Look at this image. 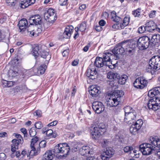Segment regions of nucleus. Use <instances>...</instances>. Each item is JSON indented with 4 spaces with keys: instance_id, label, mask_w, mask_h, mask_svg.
I'll return each instance as SVG.
<instances>
[{
    "instance_id": "nucleus-1",
    "label": "nucleus",
    "mask_w": 160,
    "mask_h": 160,
    "mask_svg": "<svg viewBox=\"0 0 160 160\" xmlns=\"http://www.w3.org/2000/svg\"><path fill=\"white\" fill-rule=\"evenodd\" d=\"M157 147L160 148V139L157 137H151L148 143L140 145L139 148L143 155H147L155 152L157 150Z\"/></svg>"
},
{
    "instance_id": "nucleus-2",
    "label": "nucleus",
    "mask_w": 160,
    "mask_h": 160,
    "mask_svg": "<svg viewBox=\"0 0 160 160\" xmlns=\"http://www.w3.org/2000/svg\"><path fill=\"white\" fill-rule=\"evenodd\" d=\"M46 47L44 45H39L36 46L32 51V53L35 58L40 56L45 60L43 61L46 63L50 60V57L48 52L46 51Z\"/></svg>"
},
{
    "instance_id": "nucleus-3",
    "label": "nucleus",
    "mask_w": 160,
    "mask_h": 160,
    "mask_svg": "<svg viewBox=\"0 0 160 160\" xmlns=\"http://www.w3.org/2000/svg\"><path fill=\"white\" fill-rule=\"evenodd\" d=\"M123 95L124 92L122 90L114 92L109 98L107 99V105L110 107L117 106L121 102Z\"/></svg>"
},
{
    "instance_id": "nucleus-4",
    "label": "nucleus",
    "mask_w": 160,
    "mask_h": 160,
    "mask_svg": "<svg viewBox=\"0 0 160 160\" xmlns=\"http://www.w3.org/2000/svg\"><path fill=\"white\" fill-rule=\"evenodd\" d=\"M124 109L125 122L129 124H134L136 122L137 115L135 111L129 106L125 107Z\"/></svg>"
},
{
    "instance_id": "nucleus-5",
    "label": "nucleus",
    "mask_w": 160,
    "mask_h": 160,
    "mask_svg": "<svg viewBox=\"0 0 160 160\" xmlns=\"http://www.w3.org/2000/svg\"><path fill=\"white\" fill-rule=\"evenodd\" d=\"M160 69V57L158 56H154L149 60L148 65L146 68L147 72L153 74L156 70Z\"/></svg>"
},
{
    "instance_id": "nucleus-6",
    "label": "nucleus",
    "mask_w": 160,
    "mask_h": 160,
    "mask_svg": "<svg viewBox=\"0 0 160 160\" xmlns=\"http://www.w3.org/2000/svg\"><path fill=\"white\" fill-rule=\"evenodd\" d=\"M70 149V148L67 144L60 143L56 145L53 150L55 154L60 153L62 155L60 156L66 157L68 155Z\"/></svg>"
},
{
    "instance_id": "nucleus-7",
    "label": "nucleus",
    "mask_w": 160,
    "mask_h": 160,
    "mask_svg": "<svg viewBox=\"0 0 160 160\" xmlns=\"http://www.w3.org/2000/svg\"><path fill=\"white\" fill-rule=\"evenodd\" d=\"M106 131L105 125L102 123L99 124L98 126H95L91 130V133L92 138L97 139Z\"/></svg>"
},
{
    "instance_id": "nucleus-8",
    "label": "nucleus",
    "mask_w": 160,
    "mask_h": 160,
    "mask_svg": "<svg viewBox=\"0 0 160 160\" xmlns=\"http://www.w3.org/2000/svg\"><path fill=\"white\" fill-rule=\"evenodd\" d=\"M128 45L127 42H122L121 43L117 44L112 50V52L116 58H119V55H122L125 51V48Z\"/></svg>"
},
{
    "instance_id": "nucleus-9",
    "label": "nucleus",
    "mask_w": 160,
    "mask_h": 160,
    "mask_svg": "<svg viewBox=\"0 0 160 160\" xmlns=\"http://www.w3.org/2000/svg\"><path fill=\"white\" fill-rule=\"evenodd\" d=\"M138 48L141 50L147 49L151 45L150 38L148 36H144L139 38L137 43Z\"/></svg>"
},
{
    "instance_id": "nucleus-10",
    "label": "nucleus",
    "mask_w": 160,
    "mask_h": 160,
    "mask_svg": "<svg viewBox=\"0 0 160 160\" xmlns=\"http://www.w3.org/2000/svg\"><path fill=\"white\" fill-rule=\"evenodd\" d=\"M44 17L47 21L51 23H53L57 18L55 11L52 8L49 9L44 12Z\"/></svg>"
},
{
    "instance_id": "nucleus-11",
    "label": "nucleus",
    "mask_w": 160,
    "mask_h": 160,
    "mask_svg": "<svg viewBox=\"0 0 160 160\" xmlns=\"http://www.w3.org/2000/svg\"><path fill=\"white\" fill-rule=\"evenodd\" d=\"M155 98L154 101V98L149 100L148 103V108L154 111L158 110L160 107V99L158 97H155Z\"/></svg>"
},
{
    "instance_id": "nucleus-12",
    "label": "nucleus",
    "mask_w": 160,
    "mask_h": 160,
    "mask_svg": "<svg viewBox=\"0 0 160 160\" xmlns=\"http://www.w3.org/2000/svg\"><path fill=\"white\" fill-rule=\"evenodd\" d=\"M93 109L98 114H99L104 110V107L101 102H95L92 104Z\"/></svg>"
},
{
    "instance_id": "nucleus-13",
    "label": "nucleus",
    "mask_w": 160,
    "mask_h": 160,
    "mask_svg": "<svg viewBox=\"0 0 160 160\" xmlns=\"http://www.w3.org/2000/svg\"><path fill=\"white\" fill-rule=\"evenodd\" d=\"M39 142L38 138L37 137L33 138L31 140L30 147L32 150L30 151V153L32 155H34V152L36 151L37 148H38Z\"/></svg>"
},
{
    "instance_id": "nucleus-14",
    "label": "nucleus",
    "mask_w": 160,
    "mask_h": 160,
    "mask_svg": "<svg viewBox=\"0 0 160 160\" xmlns=\"http://www.w3.org/2000/svg\"><path fill=\"white\" fill-rule=\"evenodd\" d=\"M90 65L89 68L87 70L86 72V76L92 79H94L98 77V73L96 69L92 68Z\"/></svg>"
},
{
    "instance_id": "nucleus-15",
    "label": "nucleus",
    "mask_w": 160,
    "mask_h": 160,
    "mask_svg": "<svg viewBox=\"0 0 160 160\" xmlns=\"http://www.w3.org/2000/svg\"><path fill=\"white\" fill-rule=\"evenodd\" d=\"M29 22L32 25H40L42 23V19L38 15H35L30 18Z\"/></svg>"
},
{
    "instance_id": "nucleus-16",
    "label": "nucleus",
    "mask_w": 160,
    "mask_h": 160,
    "mask_svg": "<svg viewBox=\"0 0 160 160\" xmlns=\"http://www.w3.org/2000/svg\"><path fill=\"white\" fill-rule=\"evenodd\" d=\"M114 153L113 150L111 148H106L102 155V158L103 160H108Z\"/></svg>"
},
{
    "instance_id": "nucleus-17",
    "label": "nucleus",
    "mask_w": 160,
    "mask_h": 160,
    "mask_svg": "<svg viewBox=\"0 0 160 160\" xmlns=\"http://www.w3.org/2000/svg\"><path fill=\"white\" fill-rule=\"evenodd\" d=\"M28 24V23L26 19L23 18L20 20L18 24V26L20 30V32L23 33L27 28Z\"/></svg>"
},
{
    "instance_id": "nucleus-18",
    "label": "nucleus",
    "mask_w": 160,
    "mask_h": 160,
    "mask_svg": "<svg viewBox=\"0 0 160 160\" xmlns=\"http://www.w3.org/2000/svg\"><path fill=\"white\" fill-rule=\"evenodd\" d=\"M89 92L92 97H94L98 96L101 92L100 90V88L95 85H93L91 86Z\"/></svg>"
},
{
    "instance_id": "nucleus-19",
    "label": "nucleus",
    "mask_w": 160,
    "mask_h": 160,
    "mask_svg": "<svg viewBox=\"0 0 160 160\" xmlns=\"http://www.w3.org/2000/svg\"><path fill=\"white\" fill-rule=\"evenodd\" d=\"M95 65L97 67H102L104 65L108 66L109 68H111L110 67L111 65L107 64V63L105 62L102 58L97 57L94 62Z\"/></svg>"
},
{
    "instance_id": "nucleus-20",
    "label": "nucleus",
    "mask_w": 160,
    "mask_h": 160,
    "mask_svg": "<svg viewBox=\"0 0 160 160\" xmlns=\"http://www.w3.org/2000/svg\"><path fill=\"white\" fill-rule=\"evenodd\" d=\"M145 25L146 30L149 32L153 31L156 28V24L152 21L147 22Z\"/></svg>"
},
{
    "instance_id": "nucleus-21",
    "label": "nucleus",
    "mask_w": 160,
    "mask_h": 160,
    "mask_svg": "<svg viewBox=\"0 0 160 160\" xmlns=\"http://www.w3.org/2000/svg\"><path fill=\"white\" fill-rule=\"evenodd\" d=\"M73 29V27L71 25L65 28L64 32L63 33V37L66 38H70Z\"/></svg>"
},
{
    "instance_id": "nucleus-22",
    "label": "nucleus",
    "mask_w": 160,
    "mask_h": 160,
    "mask_svg": "<svg viewBox=\"0 0 160 160\" xmlns=\"http://www.w3.org/2000/svg\"><path fill=\"white\" fill-rule=\"evenodd\" d=\"M35 0H24L19 4V6L22 8H25L29 6L34 3Z\"/></svg>"
},
{
    "instance_id": "nucleus-23",
    "label": "nucleus",
    "mask_w": 160,
    "mask_h": 160,
    "mask_svg": "<svg viewBox=\"0 0 160 160\" xmlns=\"http://www.w3.org/2000/svg\"><path fill=\"white\" fill-rule=\"evenodd\" d=\"M13 135L15 136L17 139H13L12 142H13L15 144H17L18 145L20 144H22L23 142V140L22 136L19 134H17L16 133H14Z\"/></svg>"
},
{
    "instance_id": "nucleus-24",
    "label": "nucleus",
    "mask_w": 160,
    "mask_h": 160,
    "mask_svg": "<svg viewBox=\"0 0 160 160\" xmlns=\"http://www.w3.org/2000/svg\"><path fill=\"white\" fill-rule=\"evenodd\" d=\"M113 56H114L113 55L106 51L103 54L102 58L105 62L107 63L108 62H110L111 58Z\"/></svg>"
},
{
    "instance_id": "nucleus-25",
    "label": "nucleus",
    "mask_w": 160,
    "mask_h": 160,
    "mask_svg": "<svg viewBox=\"0 0 160 160\" xmlns=\"http://www.w3.org/2000/svg\"><path fill=\"white\" fill-rule=\"evenodd\" d=\"M47 142L45 140H42L40 142H39V146H38V148H37L36 151L34 152V155H37L40 152V148H45L46 146Z\"/></svg>"
},
{
    "instance_id": "nucleus-26",
    "label": "nucleus",
    "mask_w": 160,
    "mask_h": 160,
    "mask_svg": "<svg viewBox=\"0 0 160 160\" xmlns=\"http://www.w3.org/2000/svg\"><path fill=\"white\" fill-rule=\"evenodd\" d=\"M53 156L52 151H48L43 155L42 160H52Z\"/></svg>"
},
{
    "instance_id": "nucleus-27",
    "label": "nucleus",
    "mask_w": 160,
    "mask_h": 160,
    "mask_svg": "<svg viewBox=\"0 0 160 160\" xmlns=\"http://www.w3.org/2000/svg\"><path fill=\"white\" fill-rule=\"evenodd\" d=\"M80 153L82 155H84L87 154H89L90 153L89 147L86 146H83L82 148L80 149Z\"/></svg>"
},
{
    "instance_id": "nucleus-28",
    "label": "nucleus",
    "mask_w": 160,
    "mask_h": 160,
    "mask_svg": "<svg viewBox=\"0 0 160 160\" xmlns=\"http://www.w3.org/2000/svg\"><path fill=\"white\" fill-rule=\"evenodd\" d=\"M159 38V35H153L151 39H150L151 45L153 46L155 45L156 42H158Z\"/></svg>"
},
{
    "instance_id": "nucleus-29",
    "label": "nucleus",
    "mask_w": 160,
    "mask_h": 160,
    "mask_svg": "<svg viewBox=\"0 0 160 160\" xmlns=\"http://www.w3.org/2000/svg\"><path fill=\"white\" fill-rule=\"evenodd\" d=\"M139 78L141 83L140 89H142L147 85L148 81L142 77H139Z\"/></svg>"
},
{
    "instance_id": "nucleus-30",
    "label": "nucleus",
    "mask_w": 160,
    "mask_h": 160,
    "mask_svg": "<svg viewBox=\"0 0 160 160\" xmlns=\"http://www.w3.org/2000/svg\"><path fill=\"white\" fill-rule=\"evenodd\" d=\"M118 74L116 73L112 72H109L107 74V77L108 78L113 80L117 78H118Z\"/></svg>"
},
{
    "instance_id": "nucleus-31",
    "label": "nucleus",
    "mask_w": 160,
    "mask_h": 160,
    "mask_svg": "<svg viewBox=\"0 0 160 160\" xmlns=\"http://www.w3.org/2000/svg\"><path fill=\"white\" fill-rule=\"evenodd\" d=\"M130 18L128 17H126L123 19V22L120 24V28L122 29L127 26L129 23Z\"/></svg>"
},
{
    "instance_id": "nucleus-32",
    "label": "nucleus",
    "mask_w": 160,
    "mask_h": 160,
    "mask_svg": "<svg viewBox=\"0 0 160 160\" xmlns=\"http://www.w3.org/2000/svg\"><path fill=\"white\" fill-rule=\"evenodd\" d=\"M129 46H128V45L125 48V50L126 49L127 52H128V54L130 55L131 56L135 52V49L134 48L131 47V46H132L133 44L130 43L129 44Z\"/></svg>"
},
{
    "instance_id": "nucleus-33",
    "label": "nucleus",
    "mask_w": 160,
    "mask_h": 160,
    "mask_svg": "<svg viewBox=\"0 0 160 160\" xmlns=\"http://www.w3.org/2000/svg\"><path fill=\"white\" fill-rule=\"evenodd\" d=\"M111 19L112 21L116 22H118L120 19L119 17L118 16L116 12L114 11H113L111 12Z\"/></svg>"
},
{
    "instance_id": "nucleus-34",
    "label": "nucleus",
    "mask_w": 160,
    "mask_h": 160,
    "mask_svg": "<svg viewBox=\"0 0 160 160\" xmlns=\"http://www.w3.org/2000/svg\"><path fill=\"white\" fill-rule=\"evenodd\" d=\"M47 68V66L45 64H42L38 69L37 73L38 74H42L44 73Z\"/></svg>"
},
{
    "instance_id": "nucleus-35",
    "label": "nucleus",
    "mask_w": 160,
    "mask_h": 160,
    "mask_svg": "<svg viewBox=\"0 0 160 160\" xmlns=\"http://www.w3.org/2000/svg\"><path fill=\"white\" fill-rule=\"evenodd\" d=\"M132 124L130 128V132L132 134L135 135L139 129L138 128L137 126L134 125L133 124Z\"/></svg>"
},
{
    "instance_id": "nucleus-36",
    "label": "nucleus",
    "mask_w": 160,
    "mask_h": 160,
    "mask_svg": "<svg viewBox=\"0 0 160 160\" xmlns=\"http://www.w3.org/2000/svg\"><path fill=\"white\" fill-rule=\"evenodd\" d=\"M71 148L73 151L77 152L79 150L78 145L76 142H72L71 144Z\"/></svg>"
},
{
    "instance_id": "nucleus-37",
    "label": "nucleus",
    "mask_w": 160,
    "mask_h": 160,
    "mask_svg": "<svg viewBox=\"0 0 160 160\" xmlns=\"http://www.w3.org/2000/svg\"><path fill=\"white\" fill-rule=\"evenodd\" d=\"M143 123V122L142 119H139L137 120L136 122H135L133 125H135V126H137L139 130L141 128Z\"/></svg>"
},
{
    "instance_id": "nucleus-38",
    "label": "nucleus",
    "mask_w": 160,
    "mask_h": 160,
    "mask_svg": "<svg viewBox=\"0 0 160 160\" xmlns=\"http://www.w3.org/2000/svg\"><path fill=\"white\" fill-rule=\"evenodd\" d=\"M114 140L116 142H118V144L122 143L124 141L123 139L119 135H117L115 136Z\"/></svg>"
},
{
    "instance_id": "nucleus-39",
    "label": "nucleus",
    "mask_w": 160,
    "mask_h": 160,
    "mask_svg": "<svg viewBox=\"0 0 160 160\" xmlns=\"http://www.w3.org/2000/svg\"><path fill=\"white\" fill-rule=\"evenodd\" d=\"M128 78V77L127 75H122L121 77L120 78L119 80V83L122 84H124Z\"/></svg>"
},
{
    "instance_id": "nucleus-40",
    "label": "nucleus",
    "mask_w": 160,
    "mask_h": 160,
    "mask_svg": "<svg viewBox=\"0 0 160 160\" xmlns=\"http://www.w3.org/2000/svg\"><path fill=\"white\" fill-rule=\"evenodd\" d=\"M18 0H6L8 5L10 7H13L17 3Z\"/></svg>"
},
{
    "instance_id": "nucleus-41",
    "label": "nucleus",
    "mask_w": 160,
    "mask_h": 160,
    "mask_svg": "<svg viewBox=\"0 0 160 160\" xmlns=\"http://www.w3.org/2000/svg\"><path fill=\"white\" fill-rule=\"evenodd\" d=\"M141 83L139 77L137 78L133 83L134 86L137 88L140 89Z\"/></svg>"
},
{
    "instance_id": "nucleus-42",
    "label": "nucleus",
    "mask_w": 160,
    "mask_h": 160,
    "mask_svg": "<svg viewBox=\"0 0 160 160\" xmlns=\"http://www.w3.org/2000/svg\"><path fill=\"white\" fill-rule=\"evenodd\" d=\"M33 30L32 26H29L27 28L24 32H25V33H27V34H28L29 35H32Z\"/></svg>"
},
{
    "instance_id": "nucleus-43",
    "label": "nucleus",
    "mask_w": 160,
    "mask_h": 160,
    "mask_svg": "<svg viewBox=\"0 0 160 160\" xmlns=\"http://www.w3.org/2000/svg\"><path fill=\"white\" fill-rule=\"evenodd\" d=\"M141 9L138 8L137 9L133 11L132 12V14L135 17H139L141 13Z\"/></svg>"
},
{
    "instance_id": "nucleus-44",
    "label": "nucleus",
    "mask_w": 160,
    "mask_h": 160,
    "mask_svg": "<svg viewBox=\"0 0 160 160\" xmlns=\"http://www.w3.org/2000/svg\"><path fill=\"white\" fill-rule=\"evenodd\" d=\"M132 150L133 148L131 146H126L123 149V150L125 152L129 153H132Z\"/></svg>"
},
{
    "instance_id": "nucleus-45",
    "label": "nucleus",
    "mask_w": 160,
    "mask_h": 160,
    "mask_svg": "<svg viewBox=\"0 0 160 160\" xmlns=\"http://www.w3.org/2000/svg\"><path fill=\"white\" fill-rule=\"evenodd\" d=\"M12 142V144L11 145V150L13 152V153H14L15 152L16 149H18L19 145L17 144H15V142Z\"/></svg>"
},
{
    "instance_id": "nucleus-46",
    "label": "nucleus",
    "mask_w": 160,
    "mask_h": 160,
    "mask_svg": "<svg viewBox=\"0 0 160 160\" xmlns=\"http://www.w3.org/2000/svg\"><path fill=\"white\" fill-rule=\"evenodd\" d=\"M26 155H27V157H28L30 155L32 156V154H31L30 152H29V151H28V152H27L26 149H24L22 151L21 153L22 157H23L25 156Z\"/></svg>"
},
{
    "instance_id": "nucleus-47",
    "label": "nucleus",
    "mask_w": 160,
    "mask_h": 160,
    "mask_svg": "<svg viewBox=\"0 0 160 160\" xmlns=\"http://www.w3.org/2000/svg\"><path fill=\"white\" fill-rule=\"evenodd\" d=\"M36 134L35 129L34 128H31L29 130V134L31 137L35 136Z\"/></svg>"
},
{
    "instance_id": "nucleus-48",
    "label": "nucleus",
    "mask_w": 160,
    "mask_h": 160,
    "mask_svg": "<svg viewBox=\"0 0 160 160\" xmlns=\"http://www.w3.org/2000/svg\"><path fill=\"white\" fill-rule=\"evenodd\" d=\"M86 28V25L85 22H83L81 24L79 27L80 30L81 32L85 31Z\"/></svg>"
},
{
    "instance_id": "nucleus-49",
    "label": "nucleus",
    "mask_w": 160,
    "mask_h": 160,
    "mask_svg": "<svg viewBox=\"0 0 160 160\" xmlns=\"http://www.w3.org/2000/svg\"><path fill=\"white\" fill-rule=\"evenodd\" d=\"M153 89L155 96L160 94V87H155Z\"/></svg>"
},
{
    "instance_id": "nucleus-50",
    "label": "nucleus",
    "mask_w": 160,
    "mask_h": 160,
    "mask_svg": "<svg viewBox=\"0 0 160 160\" xmlns=\"http://www.w3.org/2000/svg\"><path fill=\"white\" fill-rule=\"evenodd\" d=\"M110 142L108 139H104L102 142V145L103 147H106L108 146Z\"/></svg>"
},
{
    "instance_id": "nucleus-51",
    "label": "nucleus",
    "mask_w": 160,
    "mask_h": 160,
    "mask_svg": "<svg viewBox=\"0 0 160 160\" xmlns=\"http://www.w3.org/2000/svg\"><path fill=\"white\" fill-rule=\"evenodd\" d=\"M146 30V26H141L138 28V32L139 33H142Z\"/></svg>"
},
{
    "instance_id": "nucleus-52",
    "label": "nucleus",
    "mask_w": 160,
    "mask_h": 160,
    "mask_svg": "<svg viewBox=\"0 0 160 160\" xmlns=\"http://www.w3.org/2000/svg\"><path fill=\"white\" fill-rule=\"evenodd\" d=\"M35 126L36 128L39 129L42 127V125L41 122H38L35 124Z\"/></svg>"
},
{
    "instance_id": "nucleus-53",
    "label": "nucleus",
    "mask_w": 160,
    "mask_h": 160,
    "mask_svg": "<svg viewBox=\"0 0 160 160\" xmlns=\"http://www.w3.org/2000/svg\"><path fill=\"white\" fill-rule=\"evenodd\" d=\"M148 96L151 98H152L155 96L154 93L153 89L150 90L148 93Z\"/></svg>"
},
{
    "instance_id": "nucleus-54",
    "label": "nucleus",
    "mask_w": 160,
    "mask_h": 160,
    "mask_svg": "<svg viewBox=\"0 0 160 160\" xmlns=\"http://www.w3.org/2000/svg\"><path fill=\"white\" fill-rule=\"evenodd\" d=\"M20 131L23 134L24 137H27L28 133L27 132L26 129V128H21L20 129Z\"/></svg>"
},
{
    "instance_id": "nucleus-55",
    "label": "nucleus",
    "mask_w": 160,
    "mask_h": 160,
    "mask_svg": "<svg viewBox=\"0 0 160 160\" xmlns=\"http://www.w3.org/2000/svg\"><path fill=\"white\" fill-rule=\"evenodd\" d=\"M67 0H59V3L61 6L65 5L67 3Z\"/></svg>"
},
{
    "instance_id": "nucleus-56",
    "label": "nucleus",
    "mask_w": 160,
    "mask_h": 160,
    "mask_svg": "<svg viewBox=\"0 0 160 160\" xmlns=\"http://www.w3.org/2000/svg\"><path fill=\"white\" fill-rule=\"evenodd\" d=\"M6 158V155L4 153H0V160H5Z\"/></svg>"
},
{
    "instance_id": "nucleus-57",
    "label": "nucleus",
    "mask_w": 160,
    "mask_h": 160,
    "mask_svg": "<svg viewBox=\"0 0 160 160\" xmlns=\"http://www.w3.org/2000/svg\"><path fill=\"white\" fill-rule=\"evenodd\" d=\"M52 133H53V131L51 129L47 130L46 131V134L48 137H51Z\"/></svg>"
},
{
    "instance_id": "nucleus-58",
    "label": "nucleus",
    "mask_w": 160,
    "mask_h": 160,
    "mask_svg": "<svg viewBox=\"0 0 160 160\" xmlns=\"http://www.w3.org/2000/svg\"><path fill=\"white\" fill-rule=\"evenodd\" d=\"M33 114L34 116L40 117L41 114V111L39 110H37L36 112H35Z\"/></svg>"
},
{
    "instance_id": "nucleus-59",
    "label": "nucleus",
    "mask_w": 160,
    "mask_h": 160,
    "mask_svg": "<svg viewBox=\"0 0 160 160\" xmlns=\"http://www.w3.org/2000/svg\"><path fill=\"white\" fill-rule=\"evenodd\" d=\"M69 52V50L68 49H66L63 51L62 53L63 57H65L68 55Z\"/></svg>"
},
{
    "instance_id": "nucleus-60",
    "label": "nucleus",
    "mask_w": 160,
    "mask_h": 160,
    "mask_svg": "<svg viewBox=\"0 0 160 160\" xmlns=\"http://www.w3.org/2000/svg\"><path fill=\"white\" fill-rule=\"evenodd\" d=\"M13 84V82L12 81H6V85H5L9 87L12 86Z\"/></svg>"
},
{
    "instance_id": "nucleus-61",
    "label": "nucleus",
    "mask_w": 160,
    "mask_h": 160,
    "mask_svg": "<svg viewBox=\"0 0 160 160\" xmlns=\"http://www.w3.org/2000/svg\"><path fill=\"white\" fill-rule=\"evenodd\" d=\"M80 158L78 156L73 155L71 158L70 160H79Z\"/></svg>"
},
{
    "instance_id": "nucleus-62",
    "label": "nucleus",
    "mask_w": 160,
    "mask_h": 160,
    "mask_svg": "<svg viewBox=\"0 0 160 160\" xmlns=\"http://www.w3.org/2000/svg\"><path fill=\"white\" fill-rule=\"evenodd\" d=\"M95 28L96 30L98 32L100 31L102 29V27L99 25V26H96Z\"/></svg>"
},
{
    "instance_id": "nucleus-63",
    "label": "nucleus",
    "mask_w": 160,
    "mask_h": 160,
    "mask_svg": "<svg viewBox=\"0 0 160 160\" xmlns=\"http://www.w3.org/2000/svg\"><path fill=\"white\" fill-rule=\"evenodd\" d=\"M156 12L155 11H153L149 14V16L150 18H152L155 16V13Z\"/></svg>"
},
{
    "instance_id": "nucleus-64",
    "label": "nucleus",
    "mask_w": 160,
    "mask_h": 160,
    "mask_svg": "<svg viewBox=\"0 0 160 160\" xmlns=\"http://www.w3.org/2000/svg\"><path fill=\"white\" fill-rule=\"evenodd\" d=\"M105 22L103 20H101L99 22V25L101 27L104 26L105 25Z\"/></svg>"
}]
</instances>
